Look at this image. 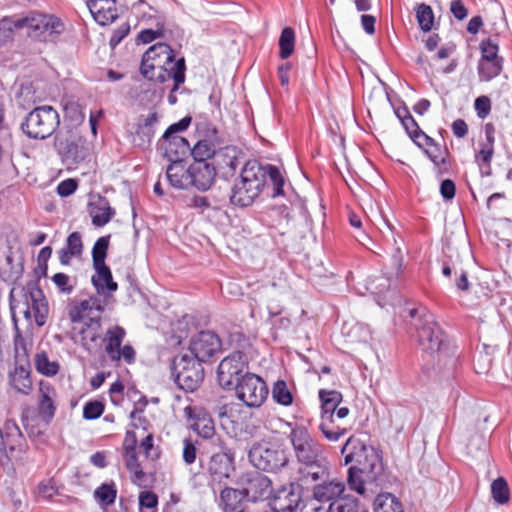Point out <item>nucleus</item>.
Wrapping results in <instances>:
<instances>
[{
	"label": "nucleus",
	"mask_w": 512,
	"mask_h": 512,
	"mask_svg": "<svg viewBox=\"0 0 512 512\" xmlns=\"http://www.w3.org/2000/svg\"><path fill=\"white\" fill-rule=\"evenodd\" d=\"M54 147L62 161L68 165L78 164L85 159L82 149L72 136L57 134Z\"/></svg>",
	"instance_id": "obj_25"
},
{
	"label": "nucleus",
	"mask_w": 512,
	"mask_h": 512,
	"mask_svg": "<svg viewBox=\"0 0 512 512\" xmlns=\"http://www.w3.org/2000/svg\"><path fill=\"white\" fill-rule=\"evenodd\" d=\"M52 281L62 293L71 294L74 290V286L70 284V277L65 273L54 274Z\"/></svg>",
	"instance_id": "obj_60"
},
{
	"label": "nucleus",
	"mask_w": 512,
	"mask_h": 512,
	"mask_svg": "<svg viewBox=\"0 0 512 512\" xmlns=\"http://www.w3.org/2000/svg\"><path fill=\"white\" fill-rule=\"evenodd\" d=\"M243 490L226 487L220 492V507L224 512H249Z\"/></svg>",
	"instance_id": "obj_36"
},
{
	"label": "nucleus",
	"mask_w": 512,
	"mask_h": 512,
	"mask_svg": "<svg viewBox=\"0 0 512 512\" xmlns=\"http://www.w3.org/2000/svg\"><path fill=\"white\" fill-rule=\"evenodd\" d=\"M164 24L163 23H157V29H143L141 30L136 40L137 42H141L143 44H148L153 42L154 40L158 38L164 37Z\"/></svg>",
	"instance_id": "obj_58"
},
{
	"label": "nucleus",
	"mask_w": 512,
	"mask_h": 512,
	"mask_svg": "<svg viewBox=\"0 0 512 512\" xmlns=\"http://www.w3.org/2000/svg\"><path fill=\"white\" fill-rule=\"evenodd\" d=\"M60 117L58 112L49 105L34 108L21 123V130L31 139H46L58 128Z\"/></svg>",
	"instance_id": "obj_6"
},
{
	"label": "nucleus",
	"mask_w": 512,
	"mask_h": 512,
	"mask_svg": "<svg viewBox=\"0 0 512 512\" xmlns=\"http://www.w3.org/2000/svg\"><path fill=\"white\" fill-rule=\"evenodd\" d=\"M9 305H10V311H11V316H12V321H13V326H14V331H15V335H14V346H15V352H16L15 358L17 359L19 357V350L22 349V351H23L22 356L27 359L28 353H27V347H26V340L23 338L21 331L18 327V320H17L16 314H15L16 305L14 304V301H13V290H11L10 295H9Z\"/></svg>",
	"instance_id": "obj_46"
},
{
	"label": "nucleus",
	"mask_w": 512,
	"mask_h": 512,
	"mask_svg": "<svg viewBox=\"0 0 512 512\" xmlns=\"http://www.w3.org/2000/svg\"><path fill=\"white\" fill-rule=\"evenodd\" d=\"M88 213L95 227H103L111 221L116 211L110 206L106 197L97 195L93 201L88 203Z\"/></svg>",
	"instance_id": "obj_32"
},
{
	"label": "nucleus",
	"mask_w": 512,
	"mask_h": 512,
	"mask_svg": "<svg viewBox=\"0 0 512 512\" xmlns=\"http://www.w3.org/2000/svg\"><path fill=\"white\" fill-rule=\"evenodd\" d=\"M264 187L268 184L272 185L271 197L276 198L284 195L285 179L278 167L266 164L262 165Z\"/></svg>",
	"instance_id": "obj_41"
},
{
	"label": "nucleus",
	"mask_w": 512,
	"mask_h": 512,
	"mask_svg": "<svg viewBox=\"0 0 512 512\" xmlns=\"http://www.w3.org/2000/svg\"><path fill=\"white\" fill-rule=\"evenodd\" d=\"M166 168V178L170 185L176 189L190 188L188 166L184 160L169 161Z\"/></svg>",
	"instance_id": "obj_38"
},
{
	"label": "nucleus",
	"mask_w": 512,
	"mask_h": 512,
	"mask_svg": "<svg viewBox=\"0 0 512 512\" xmlns=\"http://www.w3.org/2000/svg\"><path fill=\"white\" fill-rule=\"evenodd\" d=\"M216 440L218 442L219 451L213 452L206 464L201 460L202 467L206 469L210 476L209 485L214 492L216 490L215 486L225 484L226 480H228L235 471L234 453L220 437H217Z\"/></svg>",
	"instance_id": "obj_8"
},
{
	"label": "nucleus",
	"mask_w": 512,
	"mask_h": 512,
	"mask_svg": "<svg viewBox=\"0 0 512 512\" xmlns=\"http://www.w3.org/2000/svg\"><path fill=\"white\" fill-rule=\"evenodd\" d=\"M93 268L95 273L91 277V282L97 294L103 295L104 298L110 297L118 289L110 268L106 264L93 265Z\"/></svg>",
	"instance_id": "obj_30"
},
{
	"label": "nucleus",
	"mask_w": 512,
	"mask_h": 512,
	"mask_svg": "<svg viewBox=\"0 0 512 512\" xmlns=\"http://www.w3.org/2000/svg\"><path fill=\"white\" fill-rule=\"evenodd\" d=\"M28 443L14 420H6L0 427V467L11 477L27 463Z\"/></svg>",
	"instance_id": "obj_4"
},
{
	"label": "nucleus",
	"mask_w": 512,
	"mask_h": 512,
	"mask_svg": "<svg viewBox=\"0 0 512 512\" xmlns=\"http://www.w3.org/2000/svg\"><path fill=\"white\" fill-rule=\"evenodd\" d=\"M136 444L137 439L135 433L132 431H127L123 442V456L125 459V464L127 469L134 473L136 480H142L145 476V473L143 472L141 464L138 460Z\"/></svg>",
	"instance_id": "obj_34"
},
{
	"label": "nucleus",
	"mask_w": 512,
	"mask_h": 512,
	"mask_svg": "<svg viewBox=\"0 0 512 512\" xmlns=\"http://www.w3.org/2000/svg\"><path fill=\"white\" fill-rule=\"evenodd\" d=\"M232 389H235L237 398L250 408L260 407L269 394L266 382L251 372H246Z\"/></svg>",
	"instance_id": "obj_10"
},
{
	"label": "nucleus",
	"mask_w": 512,
	"mask_h": 512,
	"mask_svg": "<svg viewBox=\"0 0 512 512\" xmlns=\"http://www.w3.org/2000/svg\"><path fill=\"white\" fill-rule=\"evenodd\" d=\"M479 48L481 52V58L479 61L503 60V58L498 55V44L494 42L491 38L482 40L479 45Z\"/></svg>",
	"instance_id": "obj_56"
},
{
	"label": "nucleus",
	"mask_w": 512,
	"mask_h": 512,
	"mask_svg": "<svg viewBox=\"0 0 512 512\" xmlns=\"http://www.w3.org/2000/svg\"><path fill=\"white\" fill-rule=\"evenodd\" d=\"M341 454L344 464H351L347 476L349 488L364 496L377 493L384 482V466L375 449L351 436L343 445Z\"/></svg>",
	"instance_id": "obj_1"
},
{
	"label": "nucleus",
	"mask_w": 512,
	"mask_h": 512,
	"mask_svg": "<svg viewBox=\"0 0 512 512\" xmlns=\"http://www.w3.org/2000/svg\"><path fill=\"white\" fill-rule=\"evenodd\" d=\"M94 498L102 507H108L115 503L117 497V488L113 481L102 483L94 490Z\"/></svg>",
	"instance_id": "obj_44"
},
{
	"label": "nucleus",
	"mask_w": 512,
	"mask_h": 512,
	"mask_svg": "<svg viewBox=\"0 0 512 512\" xmlns=\"http://www.w3.org/2000/svg\"><path fill=\"white\" fill-rule=\"evenodd\" d=\"M190 187L207 191L214 183L216 167L212 162L193 161L188 166Z\"/></svg>",
	"instance_id": "obj_23"
},
{
	"label": "nucleus",
	"mask_w": 512,
	"mask_h": 512,
	"mask_svg": "<svg viewBox=\"0 0 512 512\" xmlns=\"http://www.w3.org/2000/svg\"><path fill=\"white\" fill-rule=\"evenodd\" d=\"M30 26V14L26 17H4L0 20V31L13 33L15 30L27 28Z\"/></svg>",
	"instance_id": "obj_52"
},
{
	"label": "nucleus",
	"mask_w": 512,
	"mask_h": 512,
	"mask_svg": "<svg viewBox=\"0 0 512 512\" xmlns=\"http://www.w3.org/2000/svg\"><path fill=\"white\" fill-rule=\"evenodd\" d=\"M218 131L215 127L209 128L204 139H200L193 148L190 147V153L194 161H205L209 159L214 161L215 154L218 152L216 149Z\"/></svg>",
	"instance_id": "obj_31"
},
{
	"label": "nucleus",
	"mask_w": 512,
	"mask_h": 512,
	"mask_svg": "<svg viewBox=\"0 0 512 512\" xmlns=\"http://www.w3.org/2000/svg\"><path fill=\"white\" fill-rule=\"evenodd\" d=\"M503 69V60L479 61L477 66L480 81L488 82L500 75Z\"/></svg>",
	"instance_id": "obj_45"
},
{
	"label": "nucleus",
	"mask_w": 512,
	"mask_h": 512,
	"mask_svg": "<svg viewBox=\"0 0 512 512\" xmlns=\"http://www.w3.org/2000/svg\"><path fill=\"white\" fill-rule=\"evenodd\" d=\"M327 477L321 479V483L313 486V499L325 504L331 505V502H336L340 499L345 492V483L338 479L328 480ZM320 481V479L318 480Z\"/></svg>",
	"instance_id": "obj_24"
},
{
	"label": "nucleus",
	"mask_w": 512,
	"mask_h": 512,
	"mask_svg": "<svg viewBox=\"0 0 512 512\" xmlns=\"http://www.w3.org/2000/svg\"><path fill=\"white\" fill-rule=\"evenodd\" d=\"M65 31V24L55 15L30 13L28 35L42 42L55 43Z\"/></svg>",
	"instance_id": "obj_11"
},
{
	"label": "nucleus",
	"mask_w": 512,
	"mask_h": 512,
	"mask_svg": "<svg viewBox=\"0 0 512 512\" xmlns=\"http://www.w3.org/2000/svg\"><path fill=\"white\" fill-rule=\"evenodd\" d=\"M87 7L94 20L100 25H108L118 17L115 0H87Z\"/></svg>",
	"instance_id": "obj_33"
},
{
	"label": "nucleus",
	"mask_w": 512,
	"mask_h": 512,
	"mask_svg": "<svg viewBox=\"0 0 512 512\" xmlns=\"http://www.w3.org/2000/svg\"><path fill=\"white\" fill-rule=\"evenodd\" d=\"M125 337L126 330L119 325L107 329L102 337V345H104V350L112 362H119V349Z\"/></svg>",
	"instance_id": "obj_35"
},
{
	"label": "nucleus",
	"mask_w": 512,
	"mask_h": 512,
	"mask_svg": "<svg viewBox=\"0 0 512 512\" xmlns=\"http://www.w3.org/2000/svg\"><path fill=\"white\" fill-rule=\"evenodd\" d=\"M10 385L19 393L28 395L32 390L30 378V364L27 359L19 365L16 364L14 371L9 373Z\"/></svg>",
	"instance_id": "obj_37"
},
{
	"label": "nucleus",
	"mask_w": 512,
	"mask_h": 512,
	"mask_svg": "<svg viewBox=\"0 0 512 512\" xmlns=\"http://www.w3.org/2000/svg\"><path fill=\"white\" fill-rule=\"evenodd\" d=\"M130 25L128 23H122L113 32L109 40V45L112 49L118 46L121 41L129 34Z\"/></svg>",
	"instance_id": "obj_63"
},
{
	"label": "nucleus",
	"mask_w": 512,
	"mask_h": 512,
	"mask_svg": "<svg viewBox=\"0 0 512 512\" xmlns=\"http://www.w3.org/2000/svg\"><path fill=\"white\" fill-rule=\"evenodd\" d=\"M474 108L480 119L486 118L491 111V101L489 97L485 95L477 97L474 102Z\"/></svg>",
	"instance_id": "obj_61"
},
{
	"label": "nucleus",
	"mask_w": 512,
	"mask_h": 512,
	"mask_svg": "<svg viewBox=\"0 0 512 512\" xmlns=\"http://www.w3.org/2000/svg\"><path fill=\"white\" fill-rule=\"evenodd\" d=\"M159 120L160 115L156 111H151L138 118L135 130L131 132V142L135 147L146 149L150 146Z\"/></svg>",
	"instance_id": "obj_21"
},
{
	"label": "nucleus",
	"mask_w": 512,
	"mask_h": 512,
	"mask_svg": "<svg viewBox=\"0 0 512 512\" xmlns=\"http://www.w3.org/2000/svg\"><path fill=\"white\" fill-rule=\"evenodd\" d=\"M247 366L248 358L241 350L223 358L217 368L219 385L224 389H232L242 379Z\"/></svg>",
	"instance_id": "obj_13"
},
{
	"label": "nucleus",
	"mask_w": 512,
	"mask_h": 512,
	"mask_svg": "<svg viewBox=\"0 0 512 512\" xmlns=\"http://www.w3.org/2000/svg\"><path fill=\"white\" fill-rule=\"evenodd\" d=\"M494 154V148L482 145V149L478 151L475 155L476 161L480 163L481 166L485 165L489 168V172H486V175L489 176L491 174V160Z\"/></svg>",
	"instance_id": "obj_62"
},
{
	"label": "nucleus",
	"mask_w": 512,
	"mask_h": 512,
	"mask_svg": "<svg viewBox=\"0 0 512 512\" xmlns=\"http://www.w3.org/2000/svg\"><path fill=\"white\" fill-rule=\"evenodd\" d=\"M55 388L47 381H40L39 383V399H38V414L41 419L49 425L53 420L56 412Z\"/></svg>",
	"instance_id": "obj_28"
},
{
	"label": "nucleus",
	"mask_w": 512,
	"mask_h": 512,
	"mask_svg": "<svg viewBox=\"0 0 512 512\" xmlns=\"http://www.w3.org/2000/svg\"><path fill=\"white\" fill-rule=\"evenodd\" d=\"M295 32L291 27H285L279 38V56L282 59L289 58L294 52Z\"/></svg>",
	"instance_id": "obj_49"
},
{
	"label": "nucleus",
	"mask_w": 512,
	"mask_h": 512,
	"mask_svg": "<svg viewBox=\"0 0 512 512\" xmlns=\"http://www.w3.org/2000/svg\"><path fill=\"white\" fill-rule=\"evenodd\" d=\"M185 412L189 420H192L191 429L200 437L213 438L215 434L214 421L211 415L203 408L187 407Z\"/></svg>",
	"instance_id": "obj_26"
},
{
	"label": "nucleus",
	"mask_w": 512,
	"mask_h": 512,
	"mask_svg": "<svg viewBox=\"0 0 512 512\" xmlns=\"http://www.w3.org/2000/svg\"><path fill=\"white\" fill-rule=\"evenodd\" d=\"M21 293L23 297L21 303L30 306L36 325L42 327L46 323L49 308L44 293L38 285V281H29L25 286H22Z\"/></svg>",
	"instance_id": "obj_15"
},
{
	"label": "nucleus",
	"mask_w": 512,
	"mask_h": 512,
	"mask_svg": "<svg viewBox=\"0 0 512 512\" xmlns=\"http://www.w3.org/2000/svg\"><path fill=\"white\" fill-rule=\"evenodd\" d=\"M288 438L299 465L295 480L314 483L329 476V463L323 446L305 426H293Z\"/></svg>",
	"instance_id": "obj_2"
},
{
	"label": "nucleus",
	"mask_w": 512,
	"mask_h": 512,
	"mask_svg": "<svg viewBox=\"0 0 512 512\" xmlns=\"http://www.w3.org/2000/svg\"><path fill=\"white\" fill-rule=\"evenodd\" d=\"M242 490L249 501L267 500L273 494L272 481L258 471L250 472L243 479Z\"/></svg>",
	"instance_id": "obj_18"
},
{
	"label": "nucleus",
	"mask_w": 512,
	"mask_h": 512,
	"mask_svg": "<svg viewBox=\"0 0 512 512\" xmlns=\"http://www.w3.org/2000/svg\"><path fill=\"white\" fill-rule=\"evenodd\" d=\"M186 63L184 57L176 59L175 51L170 59L165 60V63L161 65L155 71V81L160 84L172 80L174 82V90H178L180 85L185 82L186 79Z\"/></svg>",
	"instance_id": "obj_20"
},
{
	"label": "nucleus",
	"mask_w": 512,
	"mask_h": 512,
	"mask_svg": "<svg viewBox=\"0 0 512 512\" xmlns=\"http://www.w3.org/2000/svg\"><path fill=\"white\" fill-rule=\"evenodd\" d=\"M272 399L279 405L290 406L293 403V394L284 380H277L271 391Z\"/></svg>",
	"instance_id": "obj_48"
},
{
	"label": "nucleus",
	"mask_w": 512,
	"mask_h": 512,
	"mask_svg": "<svg viewBox=\"0 0 512 512\" xmlns=\"http://www.w3.org/2000/svg\"><path fill=\"white\" fill-rule=\"evenodd\" d=\"M416 338L420 349L438 362L455 358L457 347L445 333L434 315H422L415 323Z\"/></svg>",
	"instance_id": "obj_3"
},
{
	"label": "nucleus",
	"mask_w": 512,
	"mask_h": 512,
	"mask_svg": "<svg viewBox=\"0 0 512 512\" xmlns=\"http://www.w3.org/2000/svg\"><path fill=\"white\" fill-rule=\"evenodd\" d=\"M243 153L235 146H226L218 149L212 164L225 178L235 175L238 167L242 164Z\"/></svg>",
	"instance_id": "obj_22"
},
{
	"label": "nucleus",
	"mask_w": 512,
	"mask_h": 512,
	"mask_svg": "<svg viewBox=\"0 0 512 512\" xmlns=\"http://www.w3.org/2000/svg\"><path fill=\"white\" fill-rule=\"evenodd\" d=\"M318 396L321 402V418H334L336 408L343 400L341 392L337 390L320 389Z\"/></svg>",
	"instance_id": "obj_40"
},
{
	"label": "nucleus",
	"mask_w": 512,
	"mask_h": 512,
	"mask_svg": "<svg viewBox=\"0 0 512 512\" xmlns=\"http://www.w3.org/2000/svg\"><path fill=\"white\" fill-rule=\"evenodd\" d=\"M264 189L262 165L256 160L247 161L238 180L231 188L230 203L239 207L250 206Z\"/></svg>",
	"instance_id": "obj_5"
},
{
	"label": "nucleus",
	"mask_w": 512,
	"mask_h": 512,
	"mask_svg": "<svg viewBox=\"0 0 512 512\" xmlns=\"http://www.w3.org/2000/svg\"><path fill=\"white\" fill-rule=\"evenodd\" d=\"M309 483H302L295 480L287 486L280 488L270 503L274 512H295L302 503L303 486Z\"/></svg>",
	"instance_id": "obj_16"
},
{
	"label": "nucleus",
	"mask_w": 512,
	"mask_h": 512,
	"mask_svg": "<svg viewBox=\"0 0 512 512\" xmlns=\"http://www.w3.org/2000/svg\"><path fill=\"white\" fill-rule=\"evenodd\" d=\"M171 371L179 388L186 392L196 391L204 380L202 363L191 357L188 353L174 357Z\"/></svg>",
	"instance_id": "obj_7"
},
{
	"label": "nucleus",
	"mask_w": 512,
	"mask_h": 512,
	"mask_svg": "<svg viewBox=\"0 0 512 512\" xmlns=\"http://www.w3.org/2000/svg\"><path fill=\"white\" fill-rule=\"evenodd\" d=\"M491 494L498 504H505L510 499V492L507 481L503 477H498L491 484Z\"/></svg>",
	"instance_id": "obj_54"
},
{
	"label": "nucleus",
	"mask_w": 512,
	"mask_h": 512,
	"mask_svg": "<svg viewBox=\"0 0 512 512\" xmlns=\"http://www.w3.org/2000/svg\"><path fill=\"white\" fill-rule=\"evenodd\" d=\"M83 253L81 233L72 232L66 239L65 246L58 251L59 261L62 265H69L73 257H80Z\"/></svg>",
	"instance_id": "obj_39"
},
{
	"label": "nucleus",
	"mask_w": 512,
	"mask_h": 512,
	"mask_svg": "<svg viewBox=\"0 0 512 512\" xmlns=\"http://www.w3.org/2000/svg\"><path fill=\"white\" fill-rule=\"evenodd\" d=\"M412 141L424 152V154L439 168V173L447 171V158L449 151L446 147L442 148L436 141L427 135L424 131L419 130Z\"/></svg>",
	"instance_id": "obj_19"
},
{
	"label": "nucleus",
	"mask_w": 512,
	"mask_h": 512,
	"mask_svg": "<svg viewBox=\"0 0 512 512\" xmlns=\"http://www.w3.org/2000/svg\"><path fill=\"white\" fill-rule=\"evenodd\" d=\"M416 18L422 31L429 32L432 30L434 25V12L429 5L425 3L419 4L416 8Z\"/></svg>",
	"instance_id": "obj_51"
},
{
	"label": "nucleus",
	"mask_w": 512,
	"mask_h": 512,
	"mask_svg": "<svg viewBox=\"0 0 512 512\" xmlns=\"http://www.w3.org/2000/svg\"><path fill=\"white\" fill-rule=\"evenodd\" d=\"M360 510L359 501L356 498L341 497L336 502H331L327 512H363Z\"/></svg>",
	"instance_id": "obj_53"
},
{
	"label": "nucleus",
	"mask_w": 512,
	"mask_h": 512,
	"mask_svg": "<svg viewBox=\"0 0 512 512\" xmlns=\"http://www.w3.org/2000/svg\"><path fill=\"white\" fill-rule=\"evenodd\" d=\"M192 121V118L190 116H185L182 119H180L178 122L171 124L164 134V139H169L171 137H181L179 134L181 132H184L188 129Z\"/></svg>",
	"instance_id": "obj_59"
},
{
	"label": "nucleus",
	"mask_w": 512,
	"mask_h": 512,
	"mask_svg": "<svg viewBox=\"0 0 512 512\" xmlns=\"http://www.w3.org/2000/svg\"><path fill=\"white\" fill-rule=\"evenodd\" d=\"M85 322L79 331L80 344L90 354L97 353L102 348L101 322L93 319Z\"/></svg>",
	"instance_id": "obj_29"
},
{
	"label": "nucleus",
	"mask_w": 512,
	"mask_h": 512,
	"mask_svg": "<svg viewBox=\"0 0 512 512\" xmlns=\"http://www.w3.org/2000/svg\"><path fill=\"white\" fill-rule=\"evenodd\" d=\"M109 243L110 235L102 236L96 240L91 252L93 265L106 264L105 259L107 257Z\"/></svg>",
	"instance_id": "obj_55"
},
{
	"label": "nucleus",
	"mask_w": 512,
	"mask_h": 512,
	"mask_svg": "<svg viewBox=\"0 0 512 512\" xmlns=\"http://www.w3.org/2000/svg\"><path fill=\"white\" fill-rule=\"evenodd\" d=\"M190 356L201 363L208 362L222 350L220 337L213 331H200L191 337L189 342Z\"/></svg>",
	"instance_id": "obj_14"
},
{
	"label": "nucleus",
	"mask_w": 512,
	"mask_h": 512,
	"mask_svg": "<svg viewBox=\"0 0 512 512\" xmlns=\"http://www.w3.org/2000/svg\"><path fill=\"white\" fill-rule=\"evenodd\" d=\"M101 295H92L84 300H72L67 305V314L72 323L92 322L102 320V313L107 305V298H100Z\"/></svg>",
	"instance_id": "obj_12"
},
{
	"label": "nucleus",
	"mask_w": 512,
	"mask_h": 512,
	"mask_svg": "<svg viewBox=\"0 0 512 512\" xmlns=\"http://www.w3.org/2000/svg\"><path fill=\"white\" fill-rule=\"evenodd\" d=\"M182 457L187 465H191L196 461L197 449L191 439L185 438L183 440Z\"/></svg>",
	"instance_id": "obj_64"
},
{
	"label": "nucleus",
	"mask_w": 512,
	"mask_h": 512,
	"mask_svg": "<svg viewBox=\"0 0 512 512\" xmlns=\"http://www.w3.org/2000/svg\"><path fill=\"white\" fill-rule=\"evenodd\" d=\"M318 429L321 431L323 436L330 442L338 441L342 436H344L347 433L346 428H342L334 424V418H321V421L318 425Z\"/></svg>",
	"instance_id": "obj_47"
},
{
	"label": "nucleus",
	"mask_w": 512,
	"mask_h": 512,
	"mask_svg": "<svg viewBox=\"0 0 512 512\" xmlns=\"http://www.w3.org/2000/svg\"><path fill=\"white\" fill-rule=\"evenodd\" d=\"M157 150L168 161L184 160L190 153V144L185 137H171L165 140L162 136L157 143Z\"/></svg>",
	"instance_id": "obj_27"
},
{
	"label": "nucleus",
	"mask_w": 512,
	"mask_h": 512,
	"mask_svg": "<svg viewBox=\"0 0 512 512\" xmlns=\"http://www.w3.org/2000/svg\"><path fill=\"white\" fill-rule=\"evenodd\" d=\"M35 368L45 376H54L59 371V364L56 361H50L46 352L42 351L35 355Z\"/></svg>",
	"instance_id": "obj_50"
},
{
	"label": "nucleus",
	"mask_w": 512,
	"mask_h": 512,
	"mask_svg": "<svg viewBox=\"0 0 512 512\" xmlns=\"http://www.w3.org/2000/svg\"><path fill=\"white\" fill-rule=\"evenodd\" d=\"M174 50L167 43L159 42L149 47L142 56L140 73L147 80L155 78V71L173 56Z\"/></svg>",
	"instance_id": "obj_17"
},
{
	"label": "nucleus",
	"mask_w": 512,
	"mask_h": 512,
	"mask_svg": "<svg viewBox=\"0 0 512 512\" xmlns=\"http://www.w3.org/2000/svg\"><path fill=\"white\" fill-rule=\"evenodd\" d=\"M105 410V404L100 400H90L83 407V418L86 420H95L101 417Z\"/></svg>",
	"instance_id": "obj_57"
},
{
	"label": "nucleus",
	"mask_w": 512,
	"mask_h": 512,
	"mask_svg": "<svg viewBox=\"0 0 512 512\" xmlns=\"http://www.w3.org/2000/svg\"><path fill=\"white\" fill-rule=\"evenodd\" d=\"M375 512H404L401 502L391 493H380L374 500Z\"/></svg>",
	"instance_id": "obj_43"
},
{
	"label": "nucleus",
	"mask_w": 512,
	"mask_h": 512,
	"mask_svg": "<svg viewBox=\"0 0 512 512\" xmlns=\"http://www.w3.org/2000/svg\"><path fill=\"white\" fill-rule=\"evenodd\" d=\"M23 273L22 262L15 261L12 251H9L3 261H0V276L5 282H14Z\"/></svg>",
	"instance_id": "obj_42"
},
{
	"label": "nucleus",
	"mask_w": 512,
	"mask_h": 512,
	"mask_svg": "<svg viewBox=\"0 0 512 512\" xmlns=\"http://www.w3.org/2000/svg\"><path fill=\"white\" fill-rule=\"evenodd\" d=\"M248 457L257 469L268 472H277L289 463L287 451L276 444H256Z\"/></svg>",
	"instance_id": "obj_9"
}]
</instances>
